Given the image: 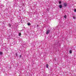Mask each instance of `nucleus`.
<instances>
[{
  "instance_id": "1",
  "label": "nucleus",
  "mask_w": 76,
  "mask_h": 76,
  "mask_svg": "<svg viewBox=\"0 0 76 76\" xmlns=\"http://www.w3.org/2000/svg\"><path fill=\"white\" fill-rule=\"evenodd\" d=\"M50 30H48L46 32V34H49V33H50Z\"/></svg>"
},
{
  "instance_id": "2",
  "label": "nucleus",
  "mask_w": 76,
  "mask_h": 76,
  "mask_svg": "<svg viewBox=\"0 0 76 76\" xmlns=\"http://www.w3.org/2000/svg\"><path fill=\"white\" fill-rule=\"evenodd\" d=\"M64 6H65V7H66V6H67V4L66 3H64Z\"/></svg>"
},
{
  "instance_id": "3",
  "label": "nucleus",
  "mask_w": 76,
  "mask_h": 76,
  "mask_svg": "<svg viewBox=\"0 0 76 76\" xmlns=\"http://www.w3.org/2000/svg\"><path fill=\"white\" fill-rule=\"evenodd\" d=\"M58 7H59L60 9H61L62 7V5H61V4H60V5L58 6Z\"/></svg>"
},
{
  "instance_id": "4",
  "label": "nucleus",
  "mask_w": 76,
  "mask_h": 76,
  "mask_svg": "<svg viewBox=\"0 0 76 76\" xmlns=\"http://www.w3.org/2000/svg\"><path fill=\"white\" fill-rule=\"evenodd\" d=\"M27 25L28 26H30V25H31V23H27Z\"/></svg>"
},
{
  "instance_id": "5",
  "label": "nucleus",
  "mask_w": 76,
  "mask_h": 76,
  "mask_svg": "<svg viewBox=\"0 0 76 76\" xmlns=\"http://www.w3.org/2000/svg\"><path fill=\"white\" fill-rule=\"evenodd\" d=\"M69 53H70V54H72V50H69Z\"/></svg>"
},
{
  "instance_id": "6",
  "label": "nucleus",
  "mask_w": 76,
  "mask_h": 76,
  "mask_svg": "<svg viewBox=\"0 0 76 76\" xmlns=\"http://www.w3.org/2000/svg\"><path fill=\"white\" fill-rule=\"evenodd\" d=\"M47 68H48V64H47L46 65Z\"/></svg>"
},
{
  "instance_id": "7",
  "label": "nucleus",
  "mask_w": 76,
  "mask_h": 76,
  "mask_svg": "<svg viewBox=\"0 0 76 76\" xmlns=\"http://www.w3.org/2000/svg\"><path fill=\"white\" fill-rule=\"evenodd\" d=\"M3 53L1 52H0V55H2Z\"/></svg>"
},
{
  "instance_id": "8",
  "label": "nucleus",
  "mask_w": 76,
  "mask_h": 76,
  "mask_svg": "<svg viewBox=\"0 0 76 76\" xmlns=\"http://www.w3.org/2000/svg\"><path fill=\"white\" fill-rule=\"evenodd\" d=\"M18 35H19V36H20V35H21V33H19Z\"/></svg>"
},
{
  "instance_id": "9",
  "label": "nucleus",
  "mask_w": 76,
  "mask_h": 76,
  "mask_svg": "<svg viewBox=\"0 0 76 76\" xmlns=\"http://www.w3.org/2000/svg\"><path fill=\"white\" fill-rule=\"evenodd\" d=\"M9 26L10 27H11V24H10L9 23Z\"/></svg>"
},
{
  "instance_id": "10",
  "label": "nucleus",
  "mask_w": 76,
  "mask_h": 76,
  "mask_svg": "<svg viewBox=\"0 0 76 76\" xmlns=\"http://www.w3.org/2000/svg\"><path fill=\"white\" fill-rule=\"evenodd\" d=\"M64 18H65V19H66V15H65L64 17Z\"/></svg>"
},
{
  "instance_id": "11",
  "label": "nucleus",
  "mask_w": 76,
  "mask_h": 76,
  "mask_svg": "<svg viewBox=\"0 0 76 76\" xmlns=\"http://www.w3.org/2000/svg\"><path fill=\"white\" fill-rule=\"evenodd\" d=\"M73 19H76V17H73Z\"/></svg>"
},
{
  "instance_id": "12",
  "label": "nucleus",
  "mask_w": 76,
  "mask_h": 76,
  "mask_svg": "<svg viewBox=\"0 0 76 76\" xmlns=\"http://www.w3.org/2000/svg\"><path fill=\"white\" fill-rule=\"evenodd\" d=\"M59 4H61V1H59Z\"/></svg>"
},
{
  "instance_id": "13",
  "label": "nucleus",
  "mask_w": 76,
  "mask_h": 76,
  "mask_svg": "<svg viewBox=\"0 0 76 76\" xmlns=\"http://www.w3.org/2000/svg\"><path fill=\"white\" fill-rule=\"evenodd\" d=\"M19 57H20V58L22 57V55H20Z\"/></svg>"
},
{
  "instance_id": "14",
  "label": "nucleus",
  "mask_w": 76,
  "mask_h": 76,
  "mask_svg": "<svg viewBox=\"0 0 76 76\" xmlns=\"http://www.w3.org/2000/svg\"><path fill=\"white\" fill-rule=\"evenodd\" d=\"M15 55H16V56H18V53H16L15 54Z\"/></svg>"
},
{
  "instance_id": "15",
  "label": "nucleus",
  "mask_w": 76,
  "mask_h": 76,
  "mask_svg": "<svg viewBox=\"0 0 76 76\" xmlns=\"http://www.w3.org/2000/svg\"><path fill=\"white\" fill-rule=\"evenodd\" d=\"M47 11H48H48H49V9H47Z\"/></svg>"
},
{
  "instance_id": "16",
  "label": "nucleus",
  "mask_w": 76,
  "mask_h": 76,
  "mask_svg": "<svg viewBox=\"0 0 76 76\" xmlns=\"http://www.w3.org/2000/svg\"><path fill=\"white\" fill-rule=\"evenodd\" d=\"M74 11H75V12H76V9L74 10Z\"/></svg>"
},
{
  "instance_id": "17",
  "label": "nucleus",
  "mask_w": 76,
  "mask_h": 76,
  "mask_svg": "<svg viewBox=\"0 0 76 76\" xmlns=\"http://www.w3.org/2000/svg\"><path fill=\"white\" fill-rule=\"evenodd\" d=\"M37 27H38V26H39L38 25H37Z\"/></svg>"
},
{
  "instance_id": "18",
  "label": "nucleus",
  "mask_w": 76,
  "mask_h": 76,
  "mask_svg": "<svg viewBox=\"0 0 76 76\" xmlns=\"http://www.w3.org/2000/svg\"><path fill=\"white\" fill-rule=\"evenodd\" d=\"M2 6V7H3V6L2 5H1V6Z\"/></svg>"
},
{
  "instance_id": "19",
  "label": "nucleus",
  "mask_w": 76,
  "mask_h": 76,
  "mask_svg": "<svg viewBox=\"0 0 76 76\" xmlns=\"http://www.w3.org/2000/svg\"><path fill=\"white\" fill-rule=\"evenodd\" d=\"M3 24H4V23H3Z\"/></svg>"
}]
</instances>
